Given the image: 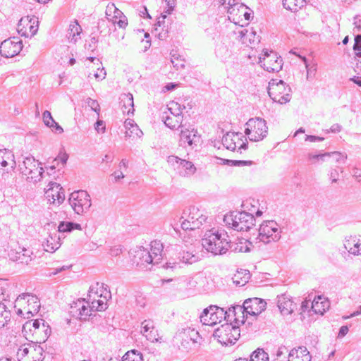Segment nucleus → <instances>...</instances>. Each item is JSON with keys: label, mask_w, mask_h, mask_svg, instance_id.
I'll use <instances>...</instances> for the list:
<instances>
[{"label": "nucleus", "mask_w": 361, "mask_h": 361, "mask_svg": "<svg viewBox=\"0 0 361 361\" xmlns=\"http://www.w3.org/2000/svg\"><path fill=\"white\" fill-rule=\"evenodd\" d=\"M40 306V301L36 295L23 293L16 299L13 307L17 309L18 315L29 319L38 313Z\"/></svg>", "instance_id": "nucleus-1"}, {"label": "nucleus", "mask_w": 361, "mask_h": 361, "mask_svg": "<svg viewBox=\"0 0 361 361\" xmlns=\"http://www.w3.org/2000/svg\"><path fill=\"white\" fill-rule=\"evenodd\" d=\"M110 292L103 283H95L89 289L86 301L93 312L103 311L106 309Z\"/></svg>", "instance_id": "nucleus-2"}, {"label": "nucleus", "mask_w": 361, "mask_h": 361, "mask_svg": "<svg viewBox=\"0 0 361 361\" xmlns=\"http://www.w3.org/2000/svg\"><path fill=\"white\" fill-rule=\"evenodd\" d=\"M202 245L209 252L221 255L228 250V235L224 231H209L205 234Z\"/></svg>", "instance_id": "nucleus-3"}, {"label": "nucleus", "mask_w": 361, "mask_h": 361, "mask_svg": "<svg viewBox=\"0 0 361 361\" xmlns=\"http://www.w3.org/2000/svg\"><path fill=\"white\" fill-rule=\"evenodd\" d=\"M225 224L238 231H247L255 225L254 216L245 212H231L224 216Z\"/></svg>", "instance_id": "nucleus-4"}, {"label": "nucleus", "mask_w": 361, "mask_h": 361, "mask_svg": "<svg viewBox=\"0 0 361 361\" xmlns=\"http://www.w3.org/2000/svg\"><path fill=\"white\" fill-rule=\"evenodd\" d=\"M291 90L282 80H272L269 84L268 93L276 102L281 104H286L291 99Z\"/></svg>", "instance_id": "nucleus-5"}, {"label": "nucleus", "mask_w": 361, "mask_h": 361, "mask_svg": "<svg viewBox=\"0 0 361 361\" xmlns=\"http://www.w3.org/2000/svg\"><path fill=\"white\" fill-rule=\"evenodd\" d=\"M240 335V329L231 324L221 325L214 333L215 338L225 345L234 344L239 339Z\"/></svg>", "instance_id": "nucleus-6"}, {"label": "nucleus", "mask_w": 361, "mask_h": 361, "mask_svg": "<svg viewBox=\"0 0 361 361\" xmlns=\"http://www.w3.org/2000/svg\"><path fill=\"white\" fill-rule=\"evenodd\" d=\"M39 165L41 163L36 161L33 157H25L20 166V170L27 176V180L37 183L44 178V169Z\"/></svg>", "instance_id": "nucleus-7"}, {"label": "nucleus", "mask_w": 361, "mask_h": 361, "mask_svg": "<svg viewBox=\"0 0 361 361\" xmlns=\"http://www.w3.org/2000/svg\"><path fill=\"white\" fill-rule=\"evenodd\" d=\"M181 227L183 230H194L199 228L206 221V216L196 207H192L183 212Z\"/></svg>", "instance_id": "nucleus-8"}, {"label": "nucleus", "mask_w": 361, "mask_h": 361, "mask_svg": "<svg viewBox=\"0 0 361 361\" xmlns=\"http://www.w3.org/2000/svg\"><path fill=\"white\" fill-rule=\"evenodd\" d=\"M228 18L235 26H242L248 24L250 19L249 8L241 3L231 5L230 1L227 2Z\"/></svg>", "instance_id": "nucleus-9"}, {"label": "nucleus", "mask_w": 361, "mask_h": 361, "mask_svg": "<svg viewBox=\"0 0 361 361\" xmlns=\"http://www.w3.org/2000/svg\"><path fill=\"white\" fill-rule=\"evenodd\" d=\"M345 159L346 156L339 152L319 154L309 153L307 154V159L312 164H319L322 166H334L338 163L344 161Z\"/></svg>", "instance_id": "nucleus-10"}, {"label": "nucleus", "mask_w": 361, "mask_h": 361, "mask_svg": "<svg viewBox=\"0 0 361 361\" xmlns=\"http://www.w3.org/2000/svg\"><path fill=\"white\" fill-rule=\"evenodd\" d=\"M231 37L234 41L247 46L259 42V36L257 35L253 28L244 27V25L234 26L231 30Z\"/></svg>", "instance_id": "nucleus-11"}, {"label": "nucleus", "mask_w": 361, "mask_h": 361, "mask_svg": "<svg viewBox=\"0 0 361 361\" xmlns=\"http://www.w3.org/2000/svg\"><path fill=\"white\" fill-rule=\"evenodd\" d=\"M245 134L250 140L259 141L267 134V126L264 120L251 118L246 123Z\"/></svg>", "instance_id": "nucleus-12"}, {"label": "nucleus", "mask_w": 361, "mask_h": 361, "mask_svg": "<svg viewBox=\"0 0 361 361\" xmlns=\"http://www.w3.org/2000/svg\"><path fill=\"white\" fill-rule=\"evenodd\" d=\"M166 168L169 170L178 171L179 175L182 177L190 176L196 171V168L192 162L180 159L174 156L168 157Z\"/></svg>", "instance_id": "nucleus-13"}, {"label": "nucleus", "mask_w": 361, "mask_h": 361, "mask_svg": "<svg viewBox=\"0 0 361 361\" xmlns=\"http://www.w3.org/2000/svg\"><path fill=\"white\" fill-rule=\"evenodd\" d=\"M260 66L269 72H278L282 68V59L274 51L263 50L259 58Z\"/></svg>", "instance_id": "nucleus-14"}, {"label": "nucleus", "mask_w": 361, "mask_h": 361, "mask_svg": "<svg viewBox=\"0 0 361 361\" xmlns=\"http://www.w3.org/2000/svg\"><path fill=\"white\" fill-rule=\"evenodd\" d=\"M259 238L265 243L278 240L280 238V231L277 224L274 221L263 222L259 228Z\"/></svg>", "instance_id": "nucleus-15"}, {"label": "nucleus", "mask_w": 361, "mask_h": 361, "mask_svg": "<svg viewBox=\"0 0 361 361\" xmlns=\"http://www.w3.org/2000/svg\"><path fill=\"white\" fill-rule=\"evenodd\" d=\"M226 313L221 307L210 306L203 311L200 320L204 325L214 326L225 319Z\"/></svg>", "instance_id": "nucleus-16"}, {"label": "nucleus", "mask_w": 361, "mask_h": 361, "mask_svg": "<svg viewBox=\"0 0 361 361\" xmlns=\"http://www.w3.org/2000/svg\"><path fill=\"white\" fill-rule=\"evenodd\" d=\"M22 49V40L18 37H12L1 43L0 55L5 58H12L18 55Z\"/></svg>", "instance_id": "nucleus-17"}, {"label": "nucleus", "mask_w": 361, "mask_h": 361, "mask_svg": "<svg viewBox=\"0 0 361 361\" xmlns=\"http://www.w3.org/2000/svg\"><path fill=\"white\" fill-rule=\"evenodd\" d=\"M69 204L77 214H82L85 209L90 207L89 195L84 190L72 192L69 197Z\"/></svg>", "instance_id": "nucleus-18"}, {"label": "nucleus", "mask_w": 361, "mask_h": 361, "mask_svg": "<svg viewBox=\"0 0 361 361\" xmlns=\"http://www.w3.org/2000/svg\"><path fill=\"white\" fill-rule=\"evenodd\" d=\"M92 312L85 299H78L76 301H73L69 307V314L73 318L79 320L87 319Z\"/></svg>", "instance_id": "nucleus-19"}, {"label": "nucleus", "mask_w": 361, "mask_h": 361, "mask_svg": "<svg viewBox=\"0 0 361 361\" xmlns=\"http://www.w3.org/2000/svg\"><path fill=\"white\" fill-rule=\"evenodd\" d=\"M38 20L36 18L25 16L21 18L18 23L17 31L25 38L34 36L38 30Z\"/></svg>", "instance_id": "nucleus-20"}, {"label": "nucleus", "mask_w": 361, "mask_h": 361, "mask_svg": "<svg viewBox=\"0 0 361 361\" xmlns=\"http://www.w3.org/2000/svg\"><path fill=\"white\" fill-rule=\"evenodd\" d=\"M246 144L247 140L245 136L240 133H228L222 139L223 146L231 151L242 149Z\"/></svg>", "instance_id": "nucleus-21"}, {"label": "nucleus", "mask_w": 361, "mask_h": 361, "mask_svg": "<svg viewBox=\"0 0 361 361\" xmlns=\"http://www.w3.org/2000/svg\"><path fill=\"white\" fill-rule=\"evenodd\" d=\"M45 191L46 199L51 204L60 205L65 200L64 190L57 183H51Z\"/></svg>", "instance_id": "nucleus-22"}, {"label": "nucleus", "mask_w": 361, "mask_h": 361, "mask_svg": "<svg viewBox=\"0 0 361 361\" xmlns=\"http://www.w3.org/2000/svg\"><path fill=\"white\" fill-rule=\"evenodd\" d=\"M106 16L113 24L118 25L120 28H125L128 20L123 13L114 4H109L106 8Z\"/></svg>", "instance_id": "nucleus-23"}, {"label": "nucleus", "mask_w": 361, "mask_h": 361, "mask_svg": "<svg viewBox=\"0 0 361 361\" xmlns=\"http://www.w3.org/2000/svg\"><path fill=\"white\" fill-rule=\"evenodd\" d=\"M32 255L31 250L20 247L11 249L8 254L10 260L24 264H28L32 260Z\"/></svg>", "instance_id": "nucleus-24"}, {"label": "nucleus", "mask_w": 361, "mask_h": 361, "mask_svg": "<svg viewBox=\"0 0 361 361\" xmlns=\"http://www.w3.org/2000/svg\"><path fill=\"white\" fill-rule=\"evenodd\" d=\"M130 257L132 264L137 266H145L152 262L150 252L142 247L133 250L130 253Z\"/></svg>", "instance_id": "nucleus-25"}, {"label": "nucleus", "mask_w": 361, "mask_h": 361, "mask_svg": "<svg viewBox=\"0 0 361 361\" xmlns=\"http://www.w3.org/2000/svg\"><path fill=\"white\" fill-rule=\"evenodd\" d=\"M266 302L260 298H254L246 300L243 303L244 310L250 315H257L266 308Z\"/></svg>", "instance_id": "nucleus-26"}, {"label": "nucleus", "mask_w": 361, "mask_h": 361, "mask_svg": "<svg viewBox=\"0 0 361 361\" xmlns=\"http://www.w3.org/2000/svg\"><path fill=\"white\" fill-rule=\"evenodd\" d=\"M124 126L126 129L125 137L128 142H135L141 138L142 132L134 121L127 119L125 121Z\"/></svg>", "instance_id": "nucleus-27"}, {"label": "nucleus", "mask_w": 361, "mask_h": 361, "mask_svg": "<svg viewBox=\"0 0 361 361\" xmlns=\"http://www.w3.org/2000/svg\"><path fill=\"white\" fill-rule=\"evenodd\" d=\"M173 20L167 18L166 15H161L155 25V31L158 37L163 39L167 37L168 33L172 29Z\"/></svg>", "instance_id": "nucleus-28"}, {"label": "nucleus", "mask_w": 361, "mask_h": 361, "mask_svg": "<svg viewBox=\"0 0 361 361\" xmlns=\"http://www.w3.org/2000/svg\"><path fill=\"white\" fill-rule=\"evenodd\" d=\"M310 352L305 347L293 348L288 354V361H311Z\"/></svg>", "instance_id": "nucleus-29"}, {"label": "nucleus", "mask_w": 361, "mask_h": 361, "mask_svg": "<svg viewBox=\"0 0 361 361\" xmlns=\"http://www.w3.org/2000/svg\"><path fill=\"white\" fill-rule=\"evenodd\" d=\"M330 307L329 300L323 296L319 295L312 302V310L318 314L323 315Z\"/></svg>", "instance_id": "nucleus-30"}, {"label": "nucleus", "mask_w": 361, "mask_h": 361, "mask_svg": "<svg viewBox=\"0 0 361 361\" xmlns=\"http://www.w3.org/2000/svg\"><path fill=\"white\" fill-rule=\"evenodd\" d=\"M278 307L283 314L288 315L293 312L295 304L288 296L281 295L279 296Z\"/></svg>", "instance_id": "nucleus-31"}, {"label": "nucleus", "mask_w": 361, "mask_h": 361, "mask_svg": "<svg viewBox=\"0 0 361 361\" xmlns=\"http://www.w3.org/2000/svg\"><path fill=\"white\" fill-rule=\"evenodd\" d=\"M1 294L3 295L2 300L6 302H0V323H2L4 326L5 323L10 320L11 312L9 308L13 307V304L9 299L4 297V292H1Z\"/></svg>", "instance_id": "nucleus-32"}, {"label": "nucleus", "mask_w": 361, "mask_h": 361, "mask_svg": "<svg viewBox=\"0 0 361 361\" xmlns=\"http://www.w3.org/2000/svg\"><path fill=\"white\" fill-rule=\"evenodd\" d=\"M119 104L123 114L128 115L133 114L134 102L133 95L130 93L123 94Z\"/></svg>", "instance_id": "nucleus-33"}, {"label": "nucleus", "mask_w": 361, "mask_h": 361, "mask_svg": "<svg viewBox=\"0 0 361 361\" xmlns=\"http://www.w3.org/2000/svg\"><path fill=\"white\" fill-rule=\"evenodd\" d=\"M345 247L350 253L354 255H360L361 252V238L350 236L346 240Z\"/></svg>", "instance_id": "nucleus-34"}, {"label": "nucleus", "mask_w": 361, "mask_h": 361, "mask_svg": "<svg viewBox=\"0 0 361 361\" xmlns=\"http://www.w3.org/2000/svg\"><path fill=\"white\" fill-rule=\"evenodd\" d=\"M180 141L183 143H188L189 146L197 145L200 141V137L196 131L187 129L181 131Z\"/></svg>", "instance_id": "nucleus-35"}, {"label": "nucleus", "mask_w": 361, "mask_h": 361, "mask_svg": "<svg viewBox=\"0 0 361 361\" xmlns=\"http://www.w3.org/2000/svg\"><path fill=\"white\" fill-rule=\"evenodd\" d=\"M142 333L151 342H157L160 339L159 337L158 331L154 329V326L149 323L145 322L142 323Z\"/></svg>", "instance_id": "nucleus-36"}, {"label": "nucleus", "mask_w": 361, "mask_h": 361, "mask_svg": "<svg viewBox=\"0 0 361 361\" xmlns=\"http://www.w3.org/2000/svg\"><path fill=\"white\" fill-rule=\"evenodd\" d=\"M51 329L45 321L40 326L39 329L35 331V334L33 335L36 338L37 343H43L47 340L49 336L51 335Z\"/></svg>", "instance_id": "nucleus-37"}, {"label": "nucleus", "mask_w": 361, "mask_h": 361, "mask_svg": "<svg viewBox=\"0 0 361 361\" xmlns=\"http://www.w3.org/2000/svg\"><path fill=\"white\" fill-rule=\"evenodd\" d=\"M10 166L11 169L16 166L14 155L11 151L8 149L0 150V166L6 167Z\"/></svg>", "instance_id": "nucleus-38"}, {"label": "nucleus", "mask_w": 361, "mask_h": 361, "mask_svg": "<svg viewBox=\"0 0 361 361\" xmlns=\"http://www.w3.org/2000/svg\"><path fill=\"white\" fill-rule=\"evenodd\" d=\"M68 160V154L65 150V148L63 147L58 156L53 160L52 165L50 166L49 169L51 171H54L56 169H58L59 171L62 168H63L66 164Z\"/></svg>", "instance_id": "nucleus-39"}, {"label": "nucleus", "mask_w": 361, "mask_h": 361, "mask_svg": "<svg viewBox=\"0 0 361 361\" xmlns=\"http://www.w3.org/2000/svg\"><path fill=\"white\" fill-rule=\"evenodd\" d=\"M58 240H56V236L54 238L49 235V237L42 242V246L46 252H54L61 245V237L58 236Z\"/></svg>", "instance_id": "nucleus-40"}, {"label": "nucleus", "mask_w": 361, "mask_h": 361, "mask_svg": "<svg viewBox=\"0 0 361 361\" xmlns=\"http://www.w3.org/2000/svg\"><path fill=\"white\" fill-rule=\"evenodd\" d=\"M232 279L236 285L243 286L250 279V272L244 269L238 270L234 274Z\"/></svg>", "instance_id": "nucleus-41"}, {"label": "nucleus", "mask_w": 361, "mask_h": 361, "mask_svg": "<svg viewBox=\"0 0 361 361\" xmlns=\"http://www.w3.org/2000/svg\"><path fill=\"white\" fill-rule=\"evenodd\" d=\"M305 0H283V6L291 12H297L302 8Z\"/></svg>", "instance_id": "nucleus-42"}, {"label": "nucleus", "mask_w": 361, "mask_h": 361, "mask_svg": "<svg viewBox=\"0 0 361 361\" xmlns=\"http://www.w3.org/2000/svg\"><path fill=\"white\" fill-rule=\"evenodd\" d=\"M164 123L169 128L175 129L180 126L181 117L178 114L174 115L171 112L169 115H166Z\"/></svg>", "instance_id": "nucleus-43"}, {"label": "nucleus", "mask_w": 361, "mask_h": 361, "mask_svg": "<svg viewBox=\"0 0 361 361\" xmlns=\"http://www.w3.org/2000/svg\"><path fill=\"white\" fill-rule=\"evenodd\" d=\"M44 322V320L42 319L28 321L23 324V331L27 332V331H29L33 336L35 334V331L39 329Z\"/></svg>", "instance_id": "nucleus-44"}, {"label": "nucleus", "mask_w": 361, "mask_h": 361, "mask_svg": "<svg viewBox=\"0 0 361 361\" xmlns=\"http://www.w3.org/2000/svg\"><path fill=\"white\" fill-rule=\"evenodd\" d=\"M183 340L187 344L197 343L200 341L201 337L197 331L192 329L185 334Z\"/></svg>", "instance_id": "nucleus-45"}, {"label": "nucleus", "mask_w": 361, "mask_h": 361, "mask_svg": "<svg viewBox=\"0 0 361 361\" xmlns=\"http://www.w3.org/2000/svg\"><path fill=\"white\" fill-rule=\"evenodd\" d=\"M229 312L233 314L234 322L236 324H243L245 322L244 312L241 307H233V310H229Z\"/></svg>", "instance_id": "nucleus-46"}, {"label": "nucleus", "mask_w": 361, "mask_h": 361, "mask_svg": "<svg viewBox=\"0 0 361 361\" xmlns=\"http://www.w3.org/2000/svg\"><path fill=\"white\" fill-rule=\"evenodd\" d=\"M250 361H269V356L262 349H257L250 356Z\"/></svg>", "instance_id": "nucleus-47"}, {"label": "nucleus", "mask_w": 361, "mask_h": 361, "mask_svg": "<svg viewBox=\"0 0 361 361\" xmlns=\"http://www.w3.org/2000/svg\"><path fill=\"white\" fill-rule=\"evenodd\" d=\"M151 252L152 256H159L163 252V245L160 240H154L151 242Z\"/></svg>", "instance_id": "nucleus-48"}, {"label": "nucleus", "mask_w": 361, "mask_h": 361, "mask_svg": "<svg viewBox=\"0 0 361 361\" xmlns=\"http://www.w3.org/2000/svg\"><path fill=\"white\" fill-rule=\"evenodd\" d=\"M123 361H142V355L141 353L133 350L124 355Z\"/></svg>", "instance_id": "nucleus-49"}, {"label": "nucleus", "mask_w": 361, "mask_h": 361, "mask_svg": "<svg viewBox=\"0 0 361 361\" xmlns=\"http://www.w3.org/2000/svg\"><path fill=\"white\" fill-rule=\"evenodd\" d=\"M171 62L177 70L185 68V60L178 54H173L171 57Z\"/></svg>", "instance_id": "nucleus-50"}, {"label": "nucleus", "mask_w": 361, "mask_h": 361, "mask_svg": "<svg viewBox=\"0 0 361 361\" xmlns=\"http://www.w3.org/2000/svg\"><path fill=\"white\" fill-rule=\"evenodd\" d=\"M96 61V70H92L90 74L92 75L96 79L104 78L105 71L102 66V63L100 59H97Z\"/></svg>", "instance_id": "nucleus-51"}, {"label": "nucleus", "mask_w": 361, "mask_h": 361, "mask_svg": "<svg viewBox=\"0 0 361 361\" xmlns=\"http://www.w3.org/2000/svg\"><path fill=\"white\" fill-rule=\"evenodd\" d=\"M290 54L296 55L302 59L307 68V75L314 73L316 71L317 65L314 63L311 62L308 63L305 57H302L300 55H298L293 50L290 51Z\"/></svg>", "instance_id": "nucleus-52"}, {"label": "nucleus", "mask_w": 361, "mask_h": 361, "mask_svg": "<svg viewBox=\"0 0 361 361\" xmlns=\"http://www.w3.org/2000/svg\"><path fill=\"white\" fill-rule=\"evenodd\" d=\"M123 254V247L120 245H116L111 247L109 255L112 259H118Z\"/></svg>", "instance_id": "nucleus-53"}, {"label": "nucleus", "mask_w": 361, "mask_h": 361, "mask_svg": "<svg viewBox=\"0 0 361 361\" xmlns=\"http://www.w3.org/2000/svg\"><path fill=\"white\" fill-rule=\"evenodd\" d=\"M99 59L98 57L90 56L87 57L84 61V66L91 71L96 70V60Z\"/></svg>", "instance_id": "nucleus-54"}, {"label": "nucleus", "mask_w": 361, "mask_h": 361, "mask_svg": "<svg viewBox=\"0 0 361 361\" xmlns=\"http://www.w3.org/2000/svg\"><path fill=\"white\" fill-rule=\"evenodd\" d=\"M355 66L354 70L357 74H361V51L355 54L354 56Z\"/></svg>", "instance_id": "nucleus-55"}, {"label": "nucleus", "mask_w": 361, "mask_h": 361, "mask_svg": "<svg viewBox=\"0 0 361 361\" xmlns=\"http://www.w3.org/2000/svg\"><path fill=\"white\" fill-rule=\"evenodd\" d=\"M71 32L73 35V37H75L76 35L78 36L82 32V28L80 25L74 21L70 25Z\"/></svg>", "instance_id": "nucleus-56"}, {"label": "nucleus", "mask_w": 361, "mask_h": 361, "mask_svg": "<svg viewBox=\"0 0 361 361\" xmlns=\"http://www.w3.org/2000/svg\"><path fill=\"white\" fill-rule=\"evenodd\" d=\"M43 122L47 127L50 126L52 123H54V120L49 111H45L42 115Z\"/></svg>", "instance_id": "nucleus-57"}, {"label": "nucleus", "mask_w": 361, "mask_h": 361, "mask_svg": "<svg viewBox=\"0 0 361 361\" xmlns=\"http://www.w3.org/2000/svg\"><path fill=\"white\" fill-rule=\"evenodd\" d=\"M182 260L186 264H192L196 261V259L195 255L188 252H186L183 253L182 256Z\"/></svg>", "instance_id": "nucleus-58"}, {"label": "nucleus", "mask_w": 361, "mask_h": 361, "mask_svg": "<svg viewBox=\"0 0 361 361\" xmlns=\"http://www.w3.org/2000/svg\"><path fill=\"white\" fill-rule=\"evenodd\" d=\"M235 250L239 252H245L249 251L247 241H240L235 247Z\"/></svg>", "instance_id": "nucleus-59"}, {"label": "nucleus", "mask_w": 361, "mask_h": 361, "mask_svg": "<svg viewBox=\"0 0 361 361\" xmlns=\"http://www.w3.org/2000/svg\"><path fill=\"white\" fill-rule=\"evenodd\" d=\"M49 128H51V131L57 134H61L63 132L62 127L55 121L54 123H52L50 126H49Z\"/></svg>", "instance_id": "nucleus-60"}, {"label": "nucleus", "mask_w": 361, "mask_h": 361, "mask_svg": "<svg viewBox=\"0 0 361 361\" xmlns=\"http://www.w3.org/2000/svg\"><path fill=\"white\" fill-rule=\"evenodd\" d=\"M355 54L361 51V35H357L355 39V44L353 46Z\"/></svg>", "instance_id": "nucleus-61"}, {"label": "nucleus", "mask_w": 361, "mask_h": 361, "mask_svg": "<svg viewBox=\"0 0 361 361\" xmlns=\"http://www.w3.org/2000/svg\"><path fill=\"white\" fill-rule=\"evenodd\" d=\"M88 105L91 107V109L95 111L97 115L99 114V111L100 110V107H99V104L97 103V101L95 100H93V99H90L88 101Z\"/></svg>", "instance_id": "nucleus-62"}, {"label": "nucleus", "mask_w": 361, "mask_h": 361, "mask_svg": "<svg viewBox=\"0 0 361 361\" xmlns=\"http://www.w3.org/2000/svg\"><path fill=\"white\" fill-rule=\"evenodd\" d=\"M145 37L146 38L145 40H142L141 43H142V48L144 51H146L147 49L149 48L151 44H150V41L148 39V38L149 37V35L147 34V33H145Z\"/></svg>", "instance_id": "nucleus-63"}, {"label": "nucleus", "mask_w": 361, "mask_h": 361, "mask_svg": "<svg viewBox=\"0 0 361 361\" xmlns=\"http://www.w3.org/2000/svg\"><path fill=\"white\" fill-rule=\"evenodd\" d=\"M178 86V83H173V82L168 83L165 86L163 87L162 92H166L168 91L173 90V89H175Z\"/></svg>", "instance_id": "nucleus-64"}]
</instances>
